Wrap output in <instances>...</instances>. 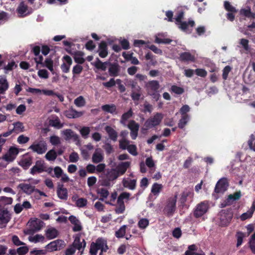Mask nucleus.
Here are the masks:
<instances>
[{
	"label": "nucleus",
	"mask_w": 255,
	"mask_h": 255,
	"mask_svg": "<svg viewBox=\"0 0 255 255\" xmlns=\"http://www.w3.org/2000/svg\"><path fill=\"white\" fill-rule=\"evenodd\" d=\"M177 194L168 198L165 202L163 209V214L167 217H172L176 210Z\"/></svg>",
	"instance_id": "nucleus-1"
},
{
	"label": "nucleus",
	"mask_w": 255,
	"mask_h": 255,
	"mask_svg": "<svg viewBox=\"0 0 255 255\" xmlns=\"http://www.w3.org/2000/svg\"><path fill=\"white\" fill-rule=\"evenodd\" d=\"M85 246L86 243L84 240H83L81 242L80 236L77 235L75 238L72 245L65 251V255H72L75 253L76 250H78L80 253V255H81Z\"/></svg>",
	"instance_id": "nucleus-2"
},
{
	"label": "nucleus",
	"mask_w": 255,
	"mask_h": 255,
	"mask_svg": "<svg viewBox=\"0 0 255 255\" xmlns=\"http://www.w3.org/2000/svg\"><path fill=\"white\" fill-rule=\"evenodd\" d=\"M163 117L162 113H156L153 116L145 121L144 128H142V130H146L159 125L163 119Z\"/></svg>",
	"instance_id": "nucleus-3"
},
{
	"label": "nucleus",
	"mask_w": 255,
	"mask_h": 255,
	"mask_svg": "<svg viewBox=\"0 0 255 255\" xmlns=\"http://www.w3.org/2000/svg\"><path fill=\"white\" fill-rule=\"evenodd\" d=\"M28 181H31V183L23 182L19 184L17 188L21 190L27 195H30L35 191V185L39 182L37 179H29Z\"/></svg>",
	"instance_id": "nucleus-4"
},
{
	"label": "nucleus",
	"mask_w": 255,
	"mask_h": 255,
	"mask_svg": "<svg viewBox=\"0 0 255 255\" xmlns=\"http://www.w3.org/2000/svg\"><path fill=\"white\" fill-rule=\"evenodd\" d=\"M29 229L27 230L26 234H31L38 232L41 230L44 225L43 221L37 218L31 219L28 222Z\"/></svg>",
	"instance_id": "nucleus-5"
},
{
	"label": "nucleus",
	"mask_w": 255,
	"mask_h": 255,
	"mask_svg": "<svg viewBox=\"0 0 255 255\" xmlns=\"http://www.w3.org/2000/svg\"><path fill=\"white\" fill-rule=\"evenodd\" d=\"M247 6L241 10V14L250 18H255V0H249Z\"/></svg>",
	"instance_id": "nucleus-6"
},
{
	"label": "nucleus",
	"mask_w": 255,
	"mask_h": 255,
	"mask_svg": "<svg viewBox=\"0 0 255 255\" xmlns=\"http://www.w3.org/2000/svg\"><path fill=\"white\" fill-rule=\"evenodd\" d=\"M19 149L15 146H11L7 151L2 156L1 159L8 163L12 162L16 157L19 153Z\"/></svg>",
	"instance_id": "nucleus-7"
},
{
	"label": "nucleus",
	"mask_w": 255,
	"mask_h": 255,
	"mask_svg": "<svg viewBox=\"0 0 255 255\" xmlns=\"http://www.w3.org/2000/svg\"><path fill=\"white\" fill-rule=\"evenodd\" d=\"M29 149L37 154H41L47 150V144L43 140L36 141L29 146Z\"/></svg>",
	"instance_id": "nucleus-8"
},
{
	"label": "nucleus",
	"mask_w": 255,
	"mask_h": 255,
	"mask_svg": "<svg viewBox=\"0 0 255 255\" xmlns=\"http://www.w3.org/2000/svg\"><path fill=\"white\" fill-rule=\"evenodd\" d=\"M183 15L184 13L182 11H180L178 14L177 16L175 18L176 23L178 25L179 28L183 31L187 32L188 26L190 25L191 27H193L195 24V22L193 20H189L188 23L186 22H182L181 20L183 17Z\"/></svg>",
	"instance_id": "nucleus-9"
},
{
	"label": "nucleus",
	"mask_w": 255,
	"mask_h": 255,
	"mask_svg": "<svg viewBox=\"0 0 255 255\" xmlns=\"http://www.w3.org/2000/svg\"><path fill=\"white\" fill-rule=\"evenodd\" d=\"M208 209V202L203 201L196 205L194 211V215L196 218L201 217L207 212Z\"/></svg>",
	"instance_id": "nucleus-10"
},
{
	"label": "nucleus",
	"mask_w": 255,
	"mask_h": 255,
	"mask_svg": "<svg viewBox=\"0 0 255 255\" xmlns=\"http://www.w3.org/2000/svg\"><path fill=\"white\" fill-rule=\"evenodd\" d=\"M51 176L57 178H61V181L63 183L68 182L70 178L67 174L65 173L62 169L59 166H56L53 168V174Z\"/></svg>",
	"instance_id": "nucleus-11"
},
{
	"label": "nucleus",
	"mask_w": 255,
	"mask_h": 255,
	"mask_svg": "<svg viewBox=\"0 0 255 255\" xmlns=\"http://www.w3.org/2000/svg\"><path fill=\"white\" fill-rule=\"evenodd\" d=\"M11 218L7 209H0V229L5 228Z\"/></svg>",
	"instance_id": "nucleus-12"
},
{
	"label": "nucleus",
	"mask_w": 255,
	"mask_h": 255,
	"mask_svg": "<svg viewBox=\"0 0 255 255\" xmlns=\"http://www.w3.org/2000/svg\"><path fill=\"white\" fill-rule=\"evenodd\" d=\"M64 242L61 240H57L50 242L45 247L48 252H53L61 250L64 247Z\"/></svg>",
	"instance_id": "nucleus-13"
},
{
	"label": "nucleus",
	"mask_w": 255,
	"mask_h": 255,
	"mask_svg": "<svg viewBox=\"0 0 255 255\" xmlns=\"http://www.w3.org/2000/svg\"><path fill=\"white\" fill-rule=\"evenodd\" d=\"M228 186L229 184L227 179L222 178L217 183L215 188V192L217 193L223 194L227 190Z\"/></svg>",
	"instance_id": "nucleus-14"
},
{
	"label": "nucleus",
	"mask_w": 255,
	"mask_h": 255,
	"mask_svg": "<svg viewBox=\"0 0 255 255\" xmlns=\"http://www.w3.org/2000/svg\"><path fill=\"white\" fill-rule=\"evenodd\" d=\"M91 245H94V247L97 251L101 250L99 255H102L103 252H106L108 249L107 241L103 238L98 239L95 243H92Z\"/></svg>",
	"instance_id": "nucleus-15"
},
{
	"label": "nucleus",
	"mask_w": 255,
	"mask_h": 255,
	"mask_svg": "<svg viewBox=\"0 0 255 255\" xmlns=\"http://www.w3.org/2000/svg\"><path fill=\"white\" fill-rule=\"evenodd\" d=\"M61 133L65 136L66 140L72 139L76 142V144H80V141L79 136L78 134L75 133L71 129H66L61 131Z\"/></svg>",
	"instance_id": "nucleus-16"
},
{
	"label": "nucleus",
	"mask_w": 255,
	"mask_h": 255,
	"mask_svg": "<svg viewBox=\"0 0 255 255\" xmlns=\"http://www.w3.org/2000/svg\"><path fill=\"white\" fill-rule=\"evenodd\" d=\"M119 175L115 169H111L107 171L106 174V179L104 181V185L106 186H109L110 184V181H113L116 179Z\"/></svg>",
	"instance_id": "nucleus-17"
},
{
	"label": "nucleus",
	"mask_w": 255,
	"mask_h": 255,
	"mask_svg": "<svg viewBox=\"0 0 255 255\" xmlns=\"http://www.w3.org/2000/svg\"><path fill=\"white\" fill-rule=\"evenodd\" d=\"M16 11L19 17H24L32 12V9L28 8L23 1H21L18 6Z\"/></svg>",
	"instance_id": "nucleus-18"
},
{
	"label": "nucleus",
	"mask_w": 255,
	"mask_h": 255,
	"mask_svg": "<svg viewBox=\"0 0 255 255\" xmlns=\"http://www.w3.org/2000/svg\"><path fill=\"white\" fill-rule=\"evenodd\" d=\"M193 195L194 193L192 190L190 189H186L184 190L181 194L179 199V203L180 204V205L183 207L187 200V198L189 197L190 198L192 199Z\"/></svg>",
	"instance_id": "nucleus-19"
},
{
	"label": "nucleus",
	"mask_w": 255,
	"mask_h": 255,
	"mask_svg": "<svg viewBox=\"0 0 255 255\" xmlns=\"http://www.w3.org/2000/svg\"><path fill=\"white\" fill-rule=\"evenodd\" d=\"M128 128L130 130V136L132 139H135L138 133L139 126L134 121H130L128 125Z\"/></svg>",
	"instance_id": "nucleus-20"
},
{
	"label": "nucleus",
	"mask_w": 255,
	"mask_h": 255,
	"mask_svg": "<svg viewBox=\"0 0 255 255\" xmlns=\"http://www.w3.org/2000/svg\"><path fill=\"white\" fill-rule=\"evenodd\" d=\"M130 161L122 162L117 165L115 169L119 176H121L125 174L127 170L130 167Z\"/></svg>",
	"instance_id": "nucleus-21"
},
{
	"label": "nucleus",
	"mask_w": 255,
	"mask_h": 255,
	"mask_svg": "<svg viewBox=\"0 0 255 255\" xmlns=\"http://www.w3.org/2000/svg\"><path fill=\"white\" fill-rule=\"evenodd\" d=\"M241 197V192H237L233 194H230L228 196L227 199L222 203V207H225L232 204L234 201L238 200Z\"/></svg>",
	"instance_id": "nucleus-22"
},
{
	"label": "nucleus",
	"mask_w": 255,
	"mask_h": 255,
	"mask_svg": "<svg viewBox=\"0 0 255 255\" xmlns=\"http://www.w3.org/2000/svg\"><path fill=\"white\" fill-rule=\"evenodd\" d=\"M45 165L43 162L41 161H36L35 165L30 169V173L34 175L36 173H42L45 171Z\"/></svg>",
	"instance_id": "nucleus-23"
},
{
	"label": "nucleus",
	"mask_w": 255,
	"mask_h": 255,
	"mask_svg": "<svg viewBox=\"0 0 255 255\" xmlns=\"http://www.w3.org/2000/svg\"><path fill=\"white\" fill-rule=\"evenodd\" d=\"M58 231L53 227H48L45 231V235L48 240L56 238L58 235Z\"/></svg>",
	"instance_id": "nucleus-24"
},
{
	"label": "nucleus",
	"mask_w": 255,
	"mask_h": 255,
	"mask_svg": "<svg viewBox=\"0 0 255 255\" xmlns=\"http://www.w3.org/2000/svg\"><path fill=\"white\" fill-rule=\"evenodd\" d=\"M219 216L220 220V224L223 226H227L232 219L231 215L227 214L223 211L220 213Z\"/></svg>",
	"instance_id": "nucleus-25"
},
{
	"label": "nucleus",
	"mask_w": 255,
	"mask_h": 255,
	"mask_svg": "<svg viewBox=\"0 0 255 255\" xmlns=\"http://www.w3.org/2000/svg\"><path fill=\"white\" fill-rule=\"evenodd\" d=\"M69 220L74 225L73 227V231L78 232L82 230L83 227L81 223L76 217L71 215L69 217Z\"/></svg>",
	"instance_id": "nucleus-26"
},
{
	"label": "nucleus",
	"mask_w": 255,
	"mask_h": 255,
	"mask_svg": "<svg viewBox=\"0 0 255 255\" xmlns=\"http://www.w3.org/2000/svg\"><path fill=\"white\" fill-rule=\"evenodd\" d=\"M9 88V83L4 75L0 76V95L4 94Z\"/></svg>",
	"instance_id": "nucleus-27"
},
{
	"label": "nucleus",
	"mask_w": 255,
	"mask_h": 255,
	"mask_svg": "<svg viewBox=\"0 0 255 255\" xmlns=\"http://www.w3.org/2000/svg\"><path fill=\"white\" fill-rule=\"evenodd\" d=\"M49 124L51 127L57 129H60L63 127V124L61 123L59 118L55 115H52L50 117Z\"/></svg>",
	"instance_id": "nucleus-28"
},
{
	"label": "nucleus",
	"mask_w": 255,
	"mask_h": 255,
	"mask_svg": "<svg viewBox=\"0 0 255 255\" xmlns=\"http://www.w3.org/2000/svg\"><path fill=\"white\" fill-rule=\"evenodd\" d=\"M92 159L93 162L95 163H100L103 160L104 154L100 148H97L95 150L93 154Z\"/></svg>",
	"instance_id": "nucleus-29"
},
{
	"label": "nucleus",
	"mask_w": 255,
	"mask_h": 255,
	"mask_svg": "<svg viewBox=\"0 0 255 255\" xmlns=\"http://www.w3.org/2000/svg\"><path fill=\"white\" fill-rule=\"evenodd\" d=\"M148 92L157 91L159 88V84L157 81L152 80L148 82L145 85Z\"/></svg>",
	"instance_id": "nucleus-30"
},
{
	"label": "nucleus",
	"mask_w": 255,
	"mask_h": 255,
	"mask_svg": "<svg viewBox=\"0 0 255 255\" xmlns=\"http://www.w3.org/2000/svg\"><path fill=\"white\" fill-rule=\"evenodd\" d=\"M123 186L130 190H134L135 188L136 184V179H131L129 178H124L123 180Z\"/></svg>",
	"instance_id": "nucleus-31"
},
{
	"label": "nucleus",
	"mask_w": 255,
	"mask_h": 255,
	"mask_svg": "<svg viewBox=\"0 0 255 255\" xmlns=\"http://www.w3.org/2000/svg\"><path fill=\"white\" fill-rule=\"evenodd\" d=\"M58 197L62 200H66L68 198V192L63 185H58L57 190Z\"/></svg>",
	"instance_id": "nucleus-32"
},
{
	"label": "nucleus",
	"mask_w": 255,
	"mask_h": 255,
	"mask_svg": "<svg viewBox=\"0 0 255 255\" xmlns=\"http://www.w3.org/2000/svg\"><path fill=\"white\" fill-rule=\"evenodd\" d=\"M166 35L164 33H158L155 35V42L158 44L170 43L172 40L168 38H166Z\"/></svg>",
	"instance_id": "nucleus-33"
},
{
	"label": "nucleus",
	"mask_w": 255,
	"mask_h": 255,
	"mask_svg": "<svg viewBox=\"0 0 255 255\" xmlns=\"http://www.w3.org/2000/svg\"><path fill=\"white\" fill-rule=\"evenodd\" d=\"M180 57L181 60L184 61H194L195 60V53L185 52L181 53Z\"/></svg>",
	"instance_id": "nucleus-34"
},
{
	"label": "nucleus",
	"mask_w": 255,
	"mask_h": 255,
	"mask_svg": "<svg viewBox=\"0 0 255 255\" xmlns=\"http://www.w3.org/2000/svg\"><path fill=\"white\" fill-rule=\"evenodd\" d=\"M98 53L101 58H105L108 55L107 45L105 42L102 41L100 43Z\"/></svg>",
	"instance_id": "nucleus-35"
},
{
	"label": "nucleus",
	"mask_w": 255,
	"mask_h": 255,
	"mask_svg": "<svg viewBox=\"0 0 255 255\" xmlns=\"http://www.w3.org/2000/svg\"><path fill=\"white\" fill-rule=\"evenodd\" d=\"M105 129L111 140L114 141H117L118 133L112 127L108 126L105 127Z\"/></svg>",
	"instance_id": "nucleus-36"
},
{
	"label": "nucleus",
	"mask_w": 255,
	"mask_h": 255,
	"mask_svg": "<svg viewBox=\"0 0 255 255\" xmlns=\"http://www.w3.org/2000/svg\"><path fill=\"white\" fill-rule=\"evenodd\" d=\"M29 242L34 243H41L46 242L45 237L41 234H36L34 236H30L28 238Z\"/></svg>",
	"instance_id": "nucleus-37"
},
{
	"label": "nucleus",
	"mask_w": 255,
	"mask_h": 255,
	"mask_svg": "<svg viewBox=\"0 0 255 255\" xmlns=\"http://www.w3.org/2000/svg\"><path fill=\"white\" fill-rule=\"evenodd\" d=\"M120 71V67L117 64H111L109 69V72L110 75L111 76H117Z\"/></svg>",
	"instance_id": "nucleus-38"
},
{
	"label": "nucleus",
	"mask_w": 255,
	"mask_h": 255,
	"mask_svg": "<svg viewBox=\"0 0 255 255\" xmlns=\"http://www.w3.org/2000/svg\"><path fill=\"white\" fill-rule=\"evenodd\" d=\"M31 158L28 157L23 158L19 162V165L24 169H27L31 165Z\"/></svg>",
	"instance_id": "nucleus-39"
},
{
	"label": "nucleus",
	"mask_w": 255,
	"mask_h": 255,
	"mask_svg": "<svg viewBox=\"0 0 255 255\" xmlns=\"http://www.w3.org/2000/svg\"><path fill=\"white\" fill-rule=\"evenodd\" d=\"M81 112H77L74 110H70L66 112V116L68 118H76L83 115Z\"/></svg>",
	"instance_id": "nucleus-40"
},
{
	"label": "nucleus",
	"mask_w": 255,
	"mask_h": 255,
	"mask_svg": "<svg viewBox=\"0 0 255 255\" xmlns=\"http://www.w3.org/2000/svg\"><path fill=\"white\" fill-rule=\"evenodd\" d=\"M13 199L11 197H7L5 196L0 197V208L4 206L10 205L12 203Z\"/></svg>",
	"instance_id": "nucleus-41"
},
{
	"label": "nucleus",
	"mask_w": 255,
	"mask_h": 255,
	"mask_svg": "<svg viewBox=\"0 0 255 255\" xmlns=\"http://www.w3.org/2000/svg\"><path fill=\"white\" fill-rule=\"evenodd\" d=\"M162 188L163 186L162 184L154 183L152 186L151 191L154 195L157 196Z\"/></svg>",
	"instance_id": "nucleus-42"
},
{
	"label": "nucleus",
	"mask_w": 255,
	"mask_h": 255,
	"mask_svg": "<svg viewBox=\"0 0 255 255\" xmlns=\"http://www.w3.org/2000/svg\"><path fill=\"white\" fill-rule=\"evenodd\" d=\"M249 40L247 39L242 38L240 39L239 43L243 48V49L247 52V53L251 52V48L249 45Z\"/></svg>",
	"instance_id": "nucleus-43"
},
{
	"label": "nucleus",
	"mask_w": 255,
	"mask_h": 255,
	"mask_svg": "<svg viewBox=\"0 0 255 255\" xmlns=\"http://www.w3.org/2000/svg\"><path fill=\"white\" fill-rule=\"evenodd\" d=\"M132 115V112L131 109L128 111L127 113H124L121 118L120 123L125 126H126L127 121L128 119H129L130 117H131Z\"/></svg>",
	"instance_id": "nucleus-44"
},
{
	"label": "nucleus",
	"mask_w": 255,
	"mask_h": 255,
	"mask_svg": "<svg viewBox=\"0 0 255 255\" xmlns=\"http://www.w3.org/2000/svg\"><path fill=\"white\" fill-rule=\"evenodd\" d=\"M101 109L105 112L113 114L116 112V107L114 104H107L102 106Z\"/></svg>",
	"instance_id": "nucleus-45"
},
{
	"label": "nucleus",
	"mask_w": 255,
	"mask_h": 255,
	"mask_svg": "<svg viewBox=\"0 0 255 255\" xmlns=\"http://www.w3.org/2000/svg\"><path fill=\"white\" fill-rule=\"evenodd\" d=\"M126 207L124 201H119L117 200V205L115 209V212L117 214H123L125 211Z\"/></svg>",
	"instance_id": "nucleus-46"
},
{
	"label": "nucleus",
	"mask_w": 255,
	"mask_h": 255,
	"mask_svg": "<svg viewBox=\"0 0 255 255\" xmlns=\"http://www.w3.org/2000/svg\"><path fill=\"white\" fill-rule=\"evenodd\" d=\"M110 63L108 62H102L99 59L95 63V67L103 71H105L107 69V65L109 64Z\"/></svg>",
	"instance_id": "nucleus-47"
},
{
	"label": "nucleus",
	"mask_w": 255,
	"mask_h": 255,
	"mask_svg": "<svg viewBox=\"0 0 255 255\" xmlns=\"http://www.w3.org/2000/svg\"><path fill=\"white\" fill-rule=\"evenodd\" d=\"M90 131L91 129L89 127H83L79 129L80 134L85 139H86L88 137Z\"/></svg>",
	"instance_id": "nucleus-48"
},
{
	"label": "nucleus",
	"mask_w": 255,
	"mask_h": 255,
	"mask_svg": "<svg viewBox=\"0 0 255 255\" xmlns=\"http://www.w3.org/2000/svg\"><path fill=\"white\" fill-rule=\"evenodd\" d=\"M189 120V116H182L178 123V127L180 128H183L186 125Z\"/></svg>",
	"instance_id": "nucleus-49"
},
{
	"label": "nucleus",
	"mask_w": 255,
	"mask_h": 255,
	"mask_svg": "<svg viewBox=\"0 0 255 255\" xmlns=\"http://www.w3.org/2000/svg\"><path fill=\"white\" fill-rule=\"evenodd\" d=\"M13 131L14 130L17 132H21L24 131V127L22 123L20 122H17L13 124Z\"/></svg>",
	"instance_id": "nucleus-50"
},
{
	"label": "nucleus",
	"mask_w": 255,
	"mask_h": 255,
	"mask_svg": "<svg viewBox=\"0 0 255 255\" xmlns=\"http://www.w3.org/2000/svg\"><path fill=\"white\" fill-rule=\"evenodd\" d=\"M45 157L49 161H54L57 157V153L54 150L51 149L46 154Z\"/></svg>",
	"instance_id": "nucleus-51"
},
{
	"label": "nucleus",
	"mask_w": 255,
	"mask_h": 255,
	"mask_svg": "<svg viewBox=\"0 0 255 255\" xmlns=\"http://www.w3.org/2000/svg\"><path fill=\"white\" fill-rule=\"evenodd\" d=\"M45 67H47L52 74H54V70L53 68V62L50 58H47L45 60L44 65Z\"/></svg>",
	"instance_id": "nucleus-52"
},
{
	"label": "nucleus",
	"mask_w": 255,
	"mask_h": 255,
	"mask_svg": "<svg viewBox=\"0 0 255 255\" xmlns=\"http://www.w3.org/2000/svg\"><path fill=\"white\" fill-rule=\"evenodd\" d=\"M149 225V220L146 218H141L138 222V226L141 229H145Z\"/></svg>",
	"instance_id": "nucleus-53"
},
{
	"label": "nucleus",
	"mask_w": 255,
	"mask_h": 255,
	"mask_svg": "<svg viewBox=\"0 0 255 255\" xmlns=\"http://www.w3.org/2000/svg\"><path fill=\"white\" fill-rule=\"evenodd\" d=\"M129 144L130 141L126 139L125 138H123L119 141L120 148L122 149H127Z\"/></svg>",
	"instance_id": "nucleus-54"
},
{
	"label": "nucleus",
	"mask_w": 255,
	"mask_h": 255,
	"mask_svg": "<svg viewBox=\"0 0 255 255\" xmlns=\"http://www.w3.org/2000/svg\"><path fill=\"white\" fill-rule=\"evenodd\" d=\"M127 226L126 225L122 226L116 232L115 236L118 238H123L125 234Z\"/></svg>",
	"instance_id": "nucleus-55"
},
{
	"label": "nucleus",
	"mask_w": 255,
	"mask_h": 255,
	"mask_svg": "<svg viewBox=\"0 0 255 255\" xmlns=\"http://www.w3.org/2000/svg\"><path fill=\"white\" fill-rule=\"evenodd\" d=\"M74 104L78 107H82L85 106L86 102L82 96H79L74 100Z\"/></svg>",
	"instance_id": "nucleus-56"
},
{
	"label": "nucleus",
	"mask_w": 255,
	"mask_h": 255,
	"mask_svg": "<svg viewBox=\"0 0 255 255\" xmlns=\"http://www.w3.org/2000/svg\"><path fill=\"white\" fill-rule=\"evenodd\" d=\"M145 164L151 171L155 170V163L151 157H147L146 159Z\"/></svg>",
	"instance_id": "nucleus-57"
},
{
	"label": "nucleus",
	"mask_w": 255,
	"mask_h": 255,
	"mask_svg": "<svg viewBox=\"0 0 255 255\" xmlns=\"http://www.w3.org/2000/svg\"><path fill=\"white\" fill-rule=\"evenodd\" d=\"M249 246L252 252L255 254V233L251 236L249 240Z\"/></svg>",
	"instance_id": "nucleus-58"
},
{
	"label": "nucleus",
	"mask_w": 255,
	"mask_h": 255,
	"mask_svg": "<svg viewBox=\"0 0 255 255\" xmlns=\"http://www.w3.org/2000/svg\"><path fill=\"white\" fill-rule=\"evenodd\" d=\"M76 204L79 208L84 207L87 204V200L83 198H79L76 201Z\"/></svg>",
	"instance_id": "nucleus-59"
},
{
	"label": "nucleus",
	"mask_w": 255,
	"mask_h": 255,
	"mask_svg": "<svg viewBox=\"0 0 255 255\" xmlns=\"http://www.w3.org/2000/svg\"><path fill=\"white\" fill-rule=\"evenodd\" d=\"M141 95V90L131 91V97L133 101H138Z\"/></svg>",
	"instance_id": "nucleus-60"
},
{
	"label": "nucleus",
	"mask_w": 255,
	"mask_h": 255,
	"mask_svg": "<svg viewBox=\"0 0 255 255\" xmlns=\"http://www.w3.org/2000/svg\"><path fill=\"white\" fill-rule=\"evenodd\" d=\"M11 241L12 243L16 246L25 245V243L21 241L19 238L16 235H13L12 236Z\"/></svg>",
	"instance_id": "nucleus-61"
},
{
	"label": "nucleus",
	"mask_w": 255,
	"mask_h": 255,
	"mask_svg": "<svg viewBox=\"0 0 255 255\" xmlns=\"http://www.w3.org/2000/svg\"><path fill=\"white\" fill-rule=\"evenodd\" d=\"M171 91L176 94L181 95L184 92V89L175 85H173L171 87Z\"/></svg>",
	"instance_id": "nucleus-62"
},
{
	"label": "nucleus",
	"mask_w": 255,
	"mask_h": 255,
	"mask_svg": "<svg viewBox=\"0 0 255 255\" xmlns=\"http://www.w3.org/2000/svg\"><path fill=\"white\" fill-rule=\"evenodd\" d=\"M101 198H100V200L104 201L106 198L108 197L109 196V193L108 191L106 189H101L99 192Z\"/></svg>",
	"instance_id": "nucleus-63"
},
{
	"label": "nucleus",
	"mask_w": 255,
	"mask_h": 255,
	"mask_svg": "<svg viewBox=\"0 0 255 255\" xmlns=\"http://www.w3.org/2000/svg\"><path fill=\"white\" fill-rule=\"evenodd\" d=\"M127 149L132 155L136 156L137 155V148L135 145L130 144Z\"/></svg>",
	"instance_id": "nucleus-64"
}]
</instances>
